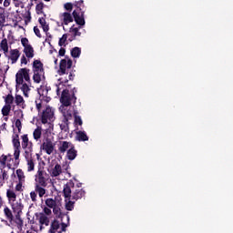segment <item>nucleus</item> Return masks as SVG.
Returning a JSON list of instances; mask_svg holds the SVG:
<instances>
[{
	"instance_id": "f257e3e1",
	"label": "nucleus",
	"mask_w": 233,
	"mask_h": 233,
	"mask_svg": "<svg viewBox=\"0 0 233 233\" xmlns=\"http://www.w3.org/2000/svg\"><path fill=\"white\" fill-rule=\"evenodd\" d=\"M50 87L46 86H42L38 88L39 97L35 100V105L38 112H41V121L43 125H46L47 128L45 129L46 137L48 134H52V130H54V121H56V115L54 108L47 106L46 103H50V96H48V91Z\"/></svg>"
},
{
	"instance_id": "f03ea898",
	"label": "nucleus",
	"mask_w": 233,
	"mask_h": 233,
	"mask_svg": "<svg viewBox=\"0 0 233 233\" xmlns=\"http://www.w3.org/2000/svg\"><path fill=\"white\" fill-rule=\"evenodd\" d=\"M6 198L8 204L10 205L13 214H15L16 218V222L19 227H23V220L19 218L23 214V208H25V205H23V200L21 198H17V194L14 189L6 190Z\"/></svg>"
},
{
	"instance_id": "7ed1b4c3",
	"label": "nucleus",
	"mask_w": 233,
	"mask_h": 233,
	"mask_svg": "<svg viewBox=\"0 0 233 233\" xmlns=\"http://www.w3.org/2000/svg\"><path fill=\"white\" fill-rule=\"evenodd\" d=\"M72 68V59L69 57H65L60 61L59 69L57 70L58 76L61 77L58 78V83L56 85V90L57 94H59V90L68 83V79H70V76L68 75V70Z\"/></svg>"
},
{
	"instance_id": "20e7f679",
	"label": "nucleus",
	"mask_w": 233,
	"mask_h": 233,
	"mask_svg": "<svg viewBox=\"0 0 233 233\" xmlns=\"http://www.w3.org/2000/svg\"><path fill=\"white\" fill-rule=\"evenodd\" d=\"M30 70L26 68L20 69L15 76L16 92L21 90L25 97H28L30 94Z\"/></svg>"
},
{
	"instance_id": "39448f33",
	"label": "nucleus",
	"mask_w": 233,
	"mask_h": 233,
	"mask_svg": "<svg viewBox=\"0 0 233 233\" xmlns=\"http://www.w3.org/2000/svg\"><path fill=\"white\" fill-rule=\"evenodd\" d=\"M80 187H81V184L74 186V183L72 182L67 183L64 187L65 198H71L75 201H77V199H81L82 198H85L86 192Z\"/></svg>"
},
{
	"instance_id": "423d86ee",
	"label": "nucleus",
	"mask_w": 233,
	"mask_h": 233,
	"mask_svg": "<svg viewBox=\"0 0 233 233\" xmlns=\"http://www.w3.org/2000/svg\"><path fill=\"white\" fill-rule=\"evenodd\" d=\"M66 87V84H65V86H63V88L60 89L58 93L56 92L57 96H59V92L63 90L60 98V102L62 103L61 106H70V105H72V101H76V96L74 95V93L70 94L68 92V89Z\"/></svg>"
},
{
	"instance_id": "0eeeda50",
	"label": "nucleus",
	"mask_w": 233,
	"mask_h": 233,
	"mask_svg": "<svg viewBox=\"0 0 233 233\" xmlns=\"http://www.w3.org/2000/svg\"><path fill=\"white\" fill-rule=\"evenodd\" d=\"M14 157L17 165H19V156H21V142H19V135L13 136Z\"/></svg>"
},
{
	"instance_id": "6e6552de",
	"label": "nucleus",
	"mask_w": 233,
	"mask_h": 233,
	"mask_svg": "<svg viewBox=\"0 0 233 233\" xmlns=\"http://www.w3.org/2000/svg\"><path fill=\"white\" fill-rule=\"evenodd\" d=\"M35 181V185H38V187H46V185H48V174L43 170H38Z\"/></svg>"
},
{
	"instance_id": "1a4fd4ad",
	"label": "nucleus",
	"mask_w": 233,
	"mask_h": 233,
	"mask_svg": "<svg viewBox=\"0 0 233 233\" xmlns=\"http://www.w3.org/2000/svg\"><path fill=\"white\" fill-rule=\"evenodd\" d=\"M21 44L24 46V53L26 57L32 59L34 57V47L31 46L28 38L23 37L21 38Z\"/></svg>"
},
{
	"instance_id": "9d476101",
	"label": "nucleus",
	"mask_w": 233,
	"mask_h": 233,
	"mask_svg": "<svg viewBox=\"0 0 233 233\" xmlns=\"http://www.w3.org/2000/svg\"><path fill=\"white\" fill-rule=\"evenodd\" d=\"M59 110L64 117V123L68 125V121L72 119L73 108L70 106H60Z\"/></svg>"
},
{
	"instance_id": "9b49d317",
	"label": "nucleus",
	"mask_w": 233,
	"mask_h": 233,
	"mask_svg": "<svg viewBox=\"0 0 233 233\" xmlns=\"http://www.w3.org/2000/svg\"><path fill=\"white\" fill-rule=\"evenodd\" d=\"M68 225L65 223H59L57 220H54L51 224V228L49 229V233H61V232H66V228Z\"/></svg>"
},
{
	"instance_id": "f8f14e48",
	"label": "nucleus",
	"mask_w": 233,
	"mask_h": 233,
	"mask_svg": "<svg viewBox=\"0 0 233 233\" xmlns=\"http://www.w3.org/2000/svg\"><path fill=\"white\" fill-rule=\"evenodd\" d=\"M14 163V158L12 155H2L0 156V168H12V164Z\"/></svg>"
},
{
	"instance_id": "ddd939ff",
	"label": "nucleus",
	"mask_w": 233,
	"mask_h": 233,
	"mask_svg": "<svg viewBox=\"0 0 233 233\" xmlns=\"http://www.w3.org/2000/svg\"><path fill=\"white\" fill-rule=\"evenodd\" d=\"M22 148L25 149L24 156L33 152V144L28 139V135L22 136Z\"/></svg>"
},
{
	"instance_id": "4468645a",
	"label": "nucleus",
	"mask_w": 233,
	"mask_h": 233,
	"mask_svg": "<svg viewBox=\"0 0 233 233\" xmlns=\"http://www.w3.org/2000/svg\"><path fill=\"white\" fill-rule=\"evenodd\" d=\"M24 157L26 161V170L27 172H34L35 169V160H34L33 154L26 153L24 155Z\"/></svg>"
},
{
	"instance_id": "2eb2a0df",
	"label": "nucleus",
	"mask_w": 233,
	"mask_h": 233,
	"mask_svg": "<svg viewBox=\"0 0 233 233\" xmlns=\"http://www.w3.org/2000/svg\"><path fill=\"white\" fill-rule=\"evenodd\" d=\"M74 146L71 142L68 141H60L58 145V150L61 154H65V152H68Z\"/></svg>"
},
{
	"instance_id": "dca6fc26",
	"label": "nucleus",
	"mask_w": 233,
	"mask_h": 233,
	"mask_svg": "<svg viewBox=\"0 0 233 233\" xmlns=\"http://www.w3.org/2000/svg\"><path fill=\"white\" fill-rule=\"evenodd\" d=\"M39 231H43L45 227H48L50 225V218L48 217L42 215L40 216L39 219Z\"/></svg>"
},
{
	"instance_id": "f3484780",
	"label": "nucleus",
	"mask_w": 233,
	"mask_h": 233,
	"mask_svg": "<svg viewBox=\"0 0 233 233\" xmlns=\"http://www.w3.org/2000/svg\"><path fill=\"white\" fill-rule=\"evenodd\" d=\"M38 23L41 25L43 31L45 32L46 37H52L50 33H48V31L50 30V26L46 23V20L45 18H39Z\"/></svg>"
},
{
	"instance_id": "a211bd4d",
	"label": "nucleus",
	"mask_w": 233,
	"mask_h": 233,
	"mask_svg": "<svg viewBox=\"0 0 233 233\" xmlns=\"http://www.w3.org/2000/svg\"><path fill=\"white\" fill-rule=\"evenodd\" d=\"M63 174V168L61 167V165L56 164L50 172L51 177H59Z\"/></svg>"
},
{
	"instance_id": "6ab92c4d",
	"label": "nucleus",
	"mask_w": 233,
	"mask_h": 233,
	"mask_svg": "<svg viewBox=\"0 0 233 233\" xmlns=\"http://www.w3.org/2000/svg\"><path fill=\"white\" fill-rule=\"evenodd\" d=\"M73 16L76 25H79L80 26L85 25V17L83 16V14H77V11H74Z\"/></svg>"
},
{
	"instance_id": "aec40b11",
	"label": "nucleus",
	"mask_w": 233,
	"mask_h": 233,
	"mask_svg": "<svg viewBox=\"0 0 233 233\" xmlns=\"http://www.w3.org/2000/svg\"><path fill=\"white\" fill-rule=\"evenodd\" d=\"M61 203V199L59 198H47L46 199V205L48 208H54L56 205Z\"/></svg>"
},
{
	"instance_id": "412c9836",
	"label": "nucleus",
	"mask_w": 233,
	"mask_h": 233,
	"mask_svg": "<svg viewBox=\"0 0 233 233\" xmlns=\"http://www.w3.org/2000/svg\"><path fill=\"white\" fill-rule=\"evenodd\" d=\"M21 53L17 49H13L10 51L9 59H11L12 63H17V59H19Z\"/></svg>"
},
{
	"instance_id": "4be33fe9",
	"label": "nucleus",
	"mask_w": 233,
	"mask_h": 233,
	"mask_svg": "<svg viewBox=\"0 0 233 233\" xmlns=\"http://www.w3.org/2000/svg\"><path fill=\"white\" fill-rule=\"evenodd\" d=\"M33 72L34 73H44L43 64L39 60H35L33 63Z\"/></svg>"
},
{
	"instance_id": "5701e85b",
	"label": "nucleus",
	"mask_w": 233,
	"mask_h": 233,
	"mask_svg": "<svg viewBox=\"0 0 233 233\" xmlns=\"http://www.w3.org/2000/svg\"><path fill=\"white\" fill-rule=\"evenodd\" d=\"M66 157L69 159V161H74V159L77 157V151L74 146L69 150H67Z\"/></svg>"
},
{
	"instance_id": "b1692460",
	"label": "nucleus",
	"mask_w": 233,
	"mask_h": 233,
	"mask_svg": "<svg viewBox=\"0 0 233 233\" xmlns=\"http://www.w3.org/2000/svg\"><path fill=\"white\" fill-rule=\"evenodd\" d=\"M43 149L46 152V154L50 155L54 152V144L52 141H46L43 144Z\"/></svg>"
},
{
	"instance_id": "393cba45",
	"label": "nucleus",
	"mask_w": 233,
	"mask_h": 233,
	"mask_svg": "<svg viewBox=\"0 0 233 233\" xmlns=\"http://www.w3.org/2000/svg\"><path fill=\"white\" fill-rule=\"evenodd\" d=\"M15 105H17V106H20L21 108H25V106H26V105H25V99L21 95H15Z\"/></svg>"
},
{
	"instance_id": "a878e982",
	"label": "nucleus",
	"mask_w": 233,
	"mask_h": 233,
	"mask_svg": "<svg viewBox=\"0 0 233 233\" xmlns=\"http://www.w3.org/2000/svg\"><path fill=\"white\" fill-rule=\"evenodd\" d=\"M76 141H88V136L85 131H76Z\"/></svg>"
},
{
	"instance_id": "bb28decb",
	"label": "nucleus",
	"mask_w": 233,
	"mask_h": 233,
	"mask_svg": "<svg viewBox=\"0 0 233 233\" xmlns=\"http://www.w3.org/2000/svg\"><path fill=\"white\" fill-rule=\"evenodd\" d=\"M61 20L63 21L64 25H68V23H72L74 21V18L72 17V15L69 13H64L61 15Z\"/></svg>"
},
{
	"instance_id": "cd10ccee",
	"label": "nucleus",
	"mask_w": 233,
	"mask_h": 233,
	"mask_svg": "<svg viewBox=\"0 0 233 233\" xmlns=\"http://www.w3.org/2000/svg\"><path fill=\"white\" fill-rule=\"evenodd\" d=\"M15 175L18 179V182L25 183L26 177L25 176V172L23 171V169H16Z\"/></svg>"
},
{
	"instance_id": "c85d7f7f",
	"label": "nucleus",
	"mask_w": 233,
	"mask_h": 233,
	"mask_svg": "<svg viewBox=\"0 0 233 233\" xmlns=\"http://www.w3.org/2000/svg\"><path fill=\"white\" fill-rule=\"evenodd\" d=\"M35 191L38 194L39 198H43L46 194V189L39 185H35Z\"/></svg>"
},
{
	"instance_id": "c756f323",
	"label": "nucleus",
	"mask_w": 233,
	"mask_h": 233,
	"mask_svg": "<svg viewBox=\"0 0 233 233\" xmlns=\"http://www.w3.org/2000/svg\"><path fill=\"white\" fill-rule=\"evenodd\" d=\"M33 79L35 83H41L43 79H45V72L44 73H34Z\"/></svg>"
},
{
	"instance_id": "7c9ffc66",
	"label": "nucleus",
	"mask_w": 233,
	"mask_h": 233,
	"mask_svg": "<svg viewBox=\"0 0 233 233\" xmlns=\"http://www.w3.org/2000/svg\"><path fill=\"white\" fill-rule=\"evenodd\" d=\"M0 47L1 50H3L4 54H8V40H6V38L1 41Z\"/></svg>"
},
{
	"instance_id": "2f4dec72",
	"label": "nucleus",
	"mask_w": 233,
	"mask_h": 233,
	"mask_svg": "<svg viewBox=\"0 0 233 233\" xmlns=\"http://www.w3.org/2000/svg\"><path fill=\"white\" fill-rule=\"evenodd\" d=\"M61 207H62V204L60 202V203L56 204L55 208H53V212L56 218H61V216H62Z\"/></svg>"
},
{
	"instance_id": "473e14b6",
	"label": "nucleus",
	"mask_w": 233,
	"mask_h": 233,
	"mask_svg": "<svg viewBox=\"0 0 233 233\" xmlns=\"http://www.w3.org/2000/svg\"><path fill=\"white\" fill-rule=\"evenodd\" d=\"M71 56H72V57H74V58H79L80 56H81V48H79V47H74V48L71 50Z\"/></svg>"
},
{
	"instance_id": "72a5a7b5",
	"label": "nucleus",
	"mask_w": 233,
	"mask_h": 233,
	"mask_svg": "<svg viewBox=\"0 0 233 233\" xmlns=\"http://www.w3.org/2000/svg\"><path fill=\"white\" fill-rule=\"evenodd\" d=\"M70 199H72L71 197L66 198V208L67 210H74V201Z\"/></svg>"
},
{
	"instance_id": "f704fd0d",
	"label": "nucleus",
	"mask_w": 233,
	"mask_h": 233,
	"mask_svg": "<svg viewBox=\"0 0 233 233\" xmlns=\"http://www.w3.org/2000/svg\"><path fill=\"white\" fill-rule=\"evenodd\" d=\"M41 134H42L41 127L35 129L33 132L34 139H35V141H39V139H41Z\"/></svg>"
},
{
	"instance_id": "c9c22d12",
	"label": "nucleus",
	"mask_w": 233,
	"mask_h": 233,
	"mask_svg": "<svg viewBox=\"0 0 233 233\" xmlns=\"http://www.w3.org/2000/svg\"><path fill=\"white\" fill-rule=\"evenodd\" d=\"M10 110H12V106L10 105H5L2 108V115L4 116H8V114H10Z\"/></svg>"
},
{
	"instance_id": "e433bc0d",
	"label": "nucleus",
	"mask_w": 233,
	"mask_h": 233,
	"mask_svg": "<svg viewBox=\"0 0 233 233\" xmlns=\"http://www.w3.org/2000/svg\"><path fill=\"white\" fill-rule=\"evenodd\" d=\"M0 177L3 181H6L8 179V171L5 168H0Z\"/></svg>"
},
{
	"instance_id": "4c0bfd02",
	"label": "nucleus",
	"mask_w": 233,
	"mask_h": 233,
	"mask_svg": "<svg viewBox=\"0 0 233 233\" xmlns=\"http://www.w3.org/2000/svg\"><path fill=\"white\" fill-rule=\"evenodd\" d=\"M4 214L7 218V219H13L14 218V215L12 214V210L9 209L8 207H5L4 208Z\"/></svg>"
},
{
	"instance_id": "58836bf2",
	"label": "nucleus",
	"mask_w": 233,
	"mask_h": 233,
	"mask_svg": "<svg viewBox=\"0 0 233 233\" xmlns=\"http://www.w3.org/2000/svg\"><path fill=\"white\" fill-rule=\"evenodd\" d=\"M69 32L71 35H74V37L81 35V32H79V29L77 27L72 26Z\"/></svg>"
},
{
	"instance_id": "ea45409f",
	"label": "nucleus",
	"mask_w": 233,
	"mask_h": 233,
	"mask_svg": "<svg viewBox=\"0 0 233 233\" xmlns=\"http://www.w3.org/2000/svg\"><path fill=\"white\" fill-rule=\"evenodd\" d=\"M14 103V96L12 95H8L5 97V105H9L11 106V105Z\"/></svg>"
},
{
	"instance_id": "a19ab883",
	"label": "nucleus",
	"mask_w": 233,
	"mask_h": 233,
	"mask_svg": "<svg viewBox=\"0 0 233 233\" xmlns=\"http://www.w3.org/2000/svg\"><path fill=\"white\" fill-rule=\"evenodd\" d=\"M23 183H25V182H18L15 185V192H23Z\"/></svg>"
},
{
	"instance_id": "79ce46f5",
	"label": "nucleus",
	"mask_w": 233,
	"mask_h": 233,
	"mask_svg": "<svg viewBox=\"0 0 233 233\" xmlns=\"http://www.w3.org/2000/svg\"><path fill=\"white\" fill-rule=\"evenodd\" d=\"M66 39H67V36L66 35H64L60 40H59V46H65V43H66Z\"/></svg>"
},
{
	"instance_id": "37998d69",
	"label": "nucleus",
	"mask_w": 233,
	"mask_h": 233,
	"mask_svg": "<svg viewBox=\"0 0 233 233\" xmlns=\"http://www.w3.org/2000/svg\"><path fill=\"white\" fill-rule=\"evenodd\" d=\"M75 123L76 125H79L81 127V125H83V120L81 119V116H75Z\"/></svg>"
},
{
	"instance_id": "c03bdc74",
	"label": "nucleus",
	"mask_w": 233,
	"mask_h": 233,
	"mask_svg": "<svg viewBox=\"0 0 233 233\" xmlns=\"http://www.w3.org/2000/svg\"><path fill=\"white\" fill-rule=\"evenodd\" d=\"M15 127H16V128H18V132H21V128H22L21 119L15 120Z\"/></svg>"
},
{
	"instance_id": "a18cd8bd",
	"label": "nucleus",
	"mask_w": 233,
	"mask_h": 233,
	"mask_svg": "<svg viewBox=\"0 0 233 233\" xmlns=\"http://www.w3.org/2000/svg\"><path fill=\"white\" fill-rule=\"evenodd\" d=\"M15 117H17L16 119H23L24 117V115H23V111L22 110H18V111H15Z\"/></svg>"
},
{
	"instance_id": "49530a36",
	"label": "nucleus",
	"mask_w": 233,
	"mask_h": 233,
	"mask_svg": "<svg viewBox=\"0 0 233 233\" xmlns=\"http://www.w3.org/2000/svg\"><path fill=\"white\" fill-rule=\"evenodd\" d=\"M30 198H31L32 201H37V193H35V191H32L30 193Z\"/></svg>"
},
{
	"instance_id": "de8ad7c7",
	"label": "nucleus",
	"mask_w": 233,
	"mask_h": 233,
	"mask_svg": "<svg viewBox=\"0 0 233 233\" xmlns=\"http://www.w3.org/2000/svg\"><path fill=\"white\" fill-rule=\"evenodd\" d=\"M34 32H35V35H36L37 37H41V31L39 30V27L35 26V27H34Z\"/></svg>"
},
{
	"instance_id": "09e8293b",
	"label": "nucleus",
	"mask_w": 233,
	"mask_h": 233,
	"mask_svg": "<svg viewBox=\"0 0 233 233\" xmlns=\"http://www.w3.org/2000/svg\"><path fill=\"white\" fill-rule=\"evenodd\" d=\"M43 210L46 216H50V214H52V209H50L48 207H45Z\"/></svg>"
},
{
	"instance_id": "8fccbe9b",
	"label": "nucleus",
	"mask_w": 233,
	"mask_h": 233,
	"mask_svg": "<svg viewBox=\"0 0 233 233\" xmlns=\"http://www.w3.org/2000/svg\"><path fill=\"white\" fill-rule=\"evenodd\" d=\"M64 6H65L66 10H72V8H73L72 4H70V3L65 4Z\"/></svg>"
},
{
	"instance_id": "3c124183",
	"label": "nucleus",
	"mask_w": 233,
	"mask_h": 233,
	"mask_svg": "<svg viewBox=\"0 0 233 233\" xmlns=\"http://www.w3.org/2000/svg\"><path fill=\"white\" fill-rule=\"evenodd\" d=\"M66 52V51L65 50V48L62 47L59 49L58 56H65Z\"/></svg>"
},
{
	"instance_id": "603ef678",
	"label": "nucleus",
	"mask_w": 233,
	"mask_h": 233,
	"mask_svg": "<svg viewBox=\"0 0 233 233\" xmlns=\"http://www.w3.org/2000/svg\"><path fill=\"white\" fill-rule=\"evenodd\" d=\"M4 6H5V8H8V6H10V0H5V1H4Z\"/></svg>"
},
{
	"instance_id": "864d4df0",
	"label": "nucleus",
	"mask_w": 233,
	"mask_h": 233,
	"mask_svg": "<svg viewBox=\"0 0 233 233\" xmlns=\"http://www.w3.org/2000/svg\"><path fill=\"white\" fill-rule=\"evenodd\" d=\"M21 63H22V65H26V57H25V56H23L22 58H21Z\"/></svg>"
},
{
	"instance_id": "5fc2aeb1",
	"label": "nucleus",
	"mask_w": 233,
	"mask_h": 233,
	"mask_svg": "<svg viewBox=\"0 0 233 233\" xmlns=\"http://www.w3.org/2000/svg\"><path fill=\"white\" fill-rule=\"evenodd\" d=\"M63 219H66L67 221H70V217L68 215H63Z\"/></svg>"
},
{
	"instance_id": "6e6d98bb",
	"label": "nucleus",
	"mask_w": 233,
	"mask_h": 233,
	"mask_svg": "<svg viewBox=\"0 0 233 233\" xmlns=\"http://www.w3.org/2000/svg\"><path fill=\"white\" fill-rule=\"evenodd\" d=\"M49 53L50 54H57V51L56 49H50Z\"/></svg>"
},
{
	"instance_id": "4d7b16f0",
	"label": "nucleus",
	"mask_w": 233,
	"mask_h": 233,
	"mask_svg": "<svg viewBox=\"0 0 233 233\" xmlns=\"http://www.w3.org/2000/svg\"><path fill=\"white\" fill-rule=\"evenodd\" d=\"M50 182L52 183L53 187H56V180L55 179H51Z\"/></svg>"
},
{
	"instance_id": "13d9d810",
	"label": "nucleus",
	"mask_w": 233,
	"mask_h": 233,
	"mask_svg": "<svg viewBox=\"0 0 233 233\" xmlns=\"http://www.w3.org/2000/svg\"><path fill=\"white\" fill-rule=\"evenodd\" d=\"M3 207V198L0 197V208Z\"/></svg>"
},
{
	"instance_id": "bf43d9fd",
	"label": "nucleus",
	"mask_w": 233,
	"mask_h": 233,
	"mask_svg": "<svg viewBox=\"0 0 233 233\" xmlns=\"http://www.w3.org/2000/svg\"><path fill=\"white\" fill-rule=\"evenodd\" d=\"M54 63H55V65H57V58L54 59Z\"/></svg>"
},
{
	"instance_id": "052dcab7",
	"label": "nucleus",
	"mask_w": 233,
	"mask_h": 233,
	"mask_svg": "<svg viewBox=\"0 0 233 233\" xmlns=\"http://www.w3.org/2000/svg\"><path fill=\"white\" fill-rule=\"evenodd\" d=\"M3 1H4V0H0V5H3Z\"/></svg>"
},
{
	"instance_id": "680f3d73",
	"label": "nucleus",
	"mask_w": 233,
	"mask_h": 233,
	"mask_svg": "<svg viewBox=\"0 0 233 233\" xmlns=\"http://www.w3.org/2000/svg\"><path fill=\"white\" fill-rule=\"evenodd\" d=\"M3 147V144H1V140H0V148Z\"/></svg>"
},
{
	"instance_id": "e2e57ef3",
	"label": "nucleus",
	"mask_w": 233,
	"mask_h": 233,
	"mask_svg": "<svg viewBox=\"0 0 233 233\" xmlns=\"http://www.w3.org/2000/svg\"><path fill=\"white\" fill-rule=\"evenodd\" d=\"M3 127H6V123H4V124H3Z\"/></svg>"
},
{
	"instance_id": "0e129e2a",
	"label": "nucleus",
	"mask_w": 233,
	"mask_h": 233,
	"mask_svg": "<svg viewBox=\"0 0 233 233\" xmlns=\"http://www.w3.org/2000/svg\"><path fill=\"white\" fill-rule=\"evenodd\" d=\"M5 120L8 119V117H5Z\"/></svg>"
},
{
	"instance_id": "69168bd1",
	"label": "nucleus",
	"mask_w": 233,
	"mask_h": 233,
	"mask_svg": "<svg viewBox=\"0 0 233 233\" xmlns=\"http://www.w3.org/2000/svg\"><path fill=\"white\" fill-rule=\"evenodd\" d=\"M45 1H47V2H48V1H50V0H45Z\"/></svg>"
}]
</instances>
